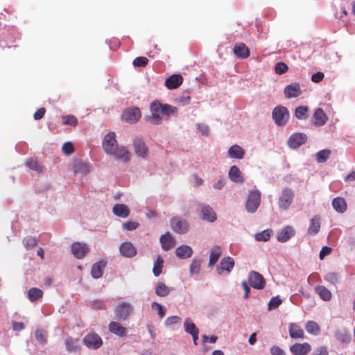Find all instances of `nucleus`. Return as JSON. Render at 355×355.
Here are the masks:
<instances>
[{
  "mask_svg": "<svg viewBox=\"0 0 355 355\" xmlns=\"http://www.w3.org/2000/svg\"><path fill=\"white\" fill-rule=\"evenodd\" d=\"M314 125L316 126H322L324 125L327 121H328V116L326 113L321 108H318L314 114Z\"/></svg>",
  "mask_w": 355,
  "mask_h": 355,
  "instance_id": "b1692460",
  "label": "nucleus"
},
{
  "mask_svg": "<svg viewBox=\"0 0 355 355\" xmlns=\"http://www.w3.org/2000/svg\"><path fill=\"white\" fill-rule=\"evenodd\" d=\"M311 347L309 344L295 343L290 347V351L294 355H306L310 351Z\"/></svg>",
  "mask_w": 355,
  "mask_h": 355,
  "instance_id": "4be33fe9",
  "label": "nucleus"
},
{
  "mask_svg": "<svg viewBox=\"0 0 355 355\" xmlns=\"http://www.w3.org/2000/svg\"><path fill=\"white\" fill-rule=\"evenodd\" d=\"M288 66L282 62H277L275 64V71L277 74H283L288 71Z\"/></svg>",
  "mask_w": 355,
  "mask_h": 355,
  "instance_id": "49530a36",
  "label": "nucleus"
},
{
  "mask_svg": "<svg viewBox=\"0 0 355 355\" xmlns=\"http://www.w3.org/2000/svg\"><path fill=\"white\" fill-rule=\"evenodd\" d=\"M324 73L320 71H318L313 74H312V82L314 83H320L321 82L324 78Z\"/></svg>",
  "mask_w": 355,
  "mask_h": 355,
  "instance_id": "bf43d9fd",
  "label": "nucleus"
},
{
  "mask_svg": "<svg viewBox=\"0 0 355 355\" xmlns=\"http://www.w3.org/2000/svg\"><path fill=\"white\" fill-rule=\"evenodd\" d=\"M294 191L290 188L283 189L278 199V207L280 209L286 211L292 205L294 199Z\"/></svg>",
  "mask_w": 355,
  "mask_h": 355,
  "instance_id": "20e7f679",
  "label": "nucleus"
},
{
  "mask_svg": "<svg viewBox=\"0 0 355 355\" xmlns=\"http://www.w3.org/2000/svg\"><path fill=\"white\" fill-rule=\"evenodd\" d=\"M133 311V307L130 303L121 302L114 309L116 317L119 320H125Z\"/></svg>",
  "mask_w": 355,
  "mask_h": 355,
  "instance_id": "39448f33",
  "label": "nucleus"
},
{
  "mask_svg": "<svg viewBox=\"0 0 355 355\" xmlns=\"http://www.w3.org/2000/svg\"><path fill=\"white\" fill-rule=\"evenodd\" d=\"M67 349L69 351H77L78 349V340L72 338H67L65 340Z\"/></svg>",
  "mask_w": 355,
  "mask_h": 355,
  "instance_id": "a18cd8bd",
  "label": "nucleus"
},
{
  "mask_svg": "<svg viewBox=\"0 0 355 355\" xmlns=\"http://www.w3.org/2000/svg\"><path fill=\"white\" fill-rule=\"evenodd\" d=\"M62 151L66 155H71L74 152L73 144L71 142H66L62 146Z\"/></svg>",
  "mask_w": 355,
  "mask_h": 355,
  "instance_id": "864d4df0",
  "label": "nucleus"
},
{
  "mask_svg": "<svg viewBox=\"0 0 355 355\" xmlns=\"http://www.w3.org/2000/svg\"><path fill=\"white\" fill-rule=\"evenodd\" d=\"M150 114L144 116L146 121L153 124L159 125L164 119H168L170 116H177L178 110L176 107L168 104H163L158 101H154L150 105Z\"/></svg>",
  "mask_w": 355,
  "mask_h": 355,
  "instance_id": "f257e3e1",
  "label": "nucleus"
},
{
  "mask_svg": "<svg viewBox=\"0 0 355 355\" xmlns=\"http://www.w3.org/2000/svg\"><path fill=\"white\" fill-rule=\"evenodd\" d=\"M181 319L177 315L168 317L165 321L166 326H171L173 324L179 323Z\"/></svg>",
  "mask_w": 355,
  "mask_h": 355,
  "instance_id": "6e6d98bb",
  "label": "nucleus"
},
{
  "mask_svg": "<svg viewBox=\"0 0 355 355\" xmlns=\"http://www.w3.org/2000/svg\"><path fill=\"white\" fill-rule=\"evenodd\" d=\"M171 225L173 231L178 234H184L189 229V223L178 217H173L171 219Z\"/></svg>",
  "mask_w": 355,
  "mask_h": 355,
  "instance_id": "9d476101",
  "label": "nucleus"
},
{
  "mask_svg": "<svg viewBox=\"0 0 355 355\" xmlns=\"http://www.w3.org/2000/svg\"><path fill=\"white\" fill-rule=\"evenodd\" d=\"M315 291L324 301H329L332 297L331 291L323 286H316Z\"/></svg>",
  "mask_w": 355,
  "mask_h": 355,
  "instance_id": "c9c22d12",
  "label": "nucleus"
},
{
  "mask_svg": "<svg viewBox=\"0 0 355 355\" xmlns=\"http://www.w3.org/2000/svg\"><path fill=\"white\" fill-rule=\"evenodd\" d=\"M113 213L118 217L127 218L130 215V209L123 204H116L112 209Z\"/></svg>",
  "mask_w": 355,
  "mask_h": 355,
  "instance_id": "393cba45",
  "label": "nucleus"
},
{
  "mask_svg": "<svg viewBox=\"0 0 355 355\" xmlns=\"http://www.w3.org/2000/svg\"><path fill=\"white\" fill-rule=\"evenodd\" d=\"M308 137L302 132H296L291 135L287 141L288 146L293 149H296L304 144L307 141Z\"/></svg>",
  "mask_w": 355,
  "mask_h": 355,
  "instance_id": "6e6552de",
  "label": "nucleus"
},
{
  "mask_svg": "<svg viewBox=\"0 0 355 355\" xmlns=\"http://www.w3.org/2000/svg\"><path fill=\"white\" fill-rule=\"evenodd\" d=\"M164 266V259L160 256L157 257L154 262L153 272L155 277L159 276L162 272Z\"/></svg>",
  "mask_w": 355,
  "mask_h": 355,
  "instance_id": "58836bf2",
  "label": "nucleus"
},
{
  "mask_svg": "<svg viewBox=\"0 0 355 355\" xmlns=\"http://www.w3.org/2000/svg\"><path fill=\"white\" fill-rule=\"evenodd\" d=\"M184 331L191 334L193 340V343L197 345L198 340L199 330L192 320L187 318L184 322Z\"/></svg>",
  "mask_w": 355,
  "mask_h": 355,
  "instance_id": "4468645a",
  "label": "nucleus"
},
{
  "mask_svg": "<svg viewBox=\"0 0 355 355\" xmlns=\"http://www.w3.org/2000/svg\"><path fill=\"white\" fill-rule=\"evenodd\" d=\"M43 296V291L36 287H33L28 291L27 297L32 302H36Z\"/></svg>",
  "mask_w": 355,
  "mask_h": 355,
  "instance_id": "f704fd0d",
  "label": "nucleus"
},
{
  "mask_svg": "<svg viewBox=\"0 0 355 355\" xmlns=\"http://www.w3.org/2000/svg\"><path fill=\"white\" fill-rule=\"evenodd\" d=\"M133 146L135 152L138 156L145 157L148 155V149L141 139H135L133 143Z\"/></svg>",
  "mask_w": 355,
  "mask_h": 355,
  "instance_id": "5701e85b",
  "label": "nucleus"
},
{
  "mask_svg": "<svg viewBox=\"0 0 355 355\" xmlns=\"http://www.w3.org/2000/svg\"><path fill=\"white\" fill-rule=\"evenodd\" d=\"M336 337L338 340L343 343H349L351 340V335L345 329L337 331L336 332Z\"/></svg>",
  "mask_w": 355,
  "mask_h": 355,
  "instance_id": "e433bc0d",
  "label": "nucleus"
},
{
  "mask_svg": "<svg viewBox=\"0 0 355 355\" xmlns=\"http://www.w3.org/2000/svg\"><path fill=\"white\" fill-rule=\"evenodd\" d=\"M245 154V150L239 145H233L228 150V155L232 158L243 159Z\"/></svg>",
  "mask_w": 355,
  "mask_h": 355,
  "instance_id": "2f4dec72",
  "label": "nucleus"
},
{
  "mask_svg": "<svg viewBox=\"0 0 355 355\" xmlns=\"http://www.w3.org/2000/svg\"><path fill=\"white\" fill-rule=\"evenodd\" d=\"M141 116V111L137 107L128 108L125 110L121 114L122 119L130 123H136L139 120Z\"/></svg>",
  "mask_w": 355,
  "mask_h": 355,
  "instance_id": "0eeeda50",
  "label": "nucleus"
},
{
  "mask_svg": "<svg viewBox=\"0 0 355 355\" xmlns=\"http://www.w3.org/2000/svg\"><path fill=\"white\" fill-rule=\"evenodd\" d=\"M320 227V223L316 218H312V233L317 234Z\"/></svg>",
  "mask_w": 355,
  "mask_h": 355,
  "instance_id": "13d9d810",
  "label": "nucleus"
},
{
  "mask_svg": "<svg viewBox=\"0 0 355 355\" xmlns=\"http://www.w3.org/2000/svg\"><path fill=\"white\" fill-rule=\"evenodd\" d=\"M295 234V231L293 227L292 226L287 225L277 234V238L279 242L285 243L293 237Z\"/></svg>",
  "mask_w": 355,
  "mask_h": 355,
  "instance_id": "aec40b11",
  "label": "nucleus"
},
{
  "mask_svg": "<svg viewBox=\"0 0 355 355\" xmlns=\"http://www.w3.org/2000/svg\"><path fill=\"white\" fill-rule=\"evenodd\" d=\"M171 288L162 282H159L155 287V293L159 297H166L171 291Z\"/></svg>",
  "mask_w": 355,
  "mask_h": 355,
  "instance_id": "4c0bfd02",
  "label": "nucleus"
},
{
  "mask_svg": "<svg viewBox=\"0 0 355 355\" xmlns=\"http://www.w3.org/2000/svg\"><path fill=\"white\" fill-rule=\"evenodd\" d=\"M272 116L277 125L283 126L287 123L290 114L287 107L278 105L273 109Z\"/></svg>",
  "mask_w": 355,
  "mask_h": 355,
  "instance_id": "f03ea898",
  "label": "nucleus"
},
{
  "mask_svg": "<svg viewBox=\"0 0 355 355\" xmlns=\"http://www.w3.org/2000/svg\"><path fill=\"white\" fill-rule=\"evenodd\" d=\"M175 254L180 259H188L191 257L193 250L189 245H182L176 249Z\"/></svg>",
  "mask_w": 355,
  "mask_h": 355,
  "instance_id": "cd10ccee",
  "label": "nucleus"
},
{
  "mask_svg": "<svg viewBox=\"0 0 355 355\" xmlns=\"http://www.w3.org/2000/svg\"><path fill=\"white\" fill-rule=\"evenodd\" d=\"M272 230L270 229L265 230L261 232L255 234V239L258 241H268L271 236Z\"/></svg>",
  "mask_w": 355,
  "mask_h": 355,
  "instance_id": "37998d69",
  "label": "nucleus"
},
{
  "mask_svg": "<svg viewBox=\"0 0 355 355\" xmlns=\"http://www.w3.org/2000/svg\"><path fill=\"white\" fill-rule=\"evenodd\" d=\"M103 148L107 154L110 155L118 147L115 133L113 132L107 134L102 143Z\"/></svg>",
  "mask_w": 355,
  "mask_h": 355,
  "instance_id": "423d86ee",
  "label": "nucleus"
},
{
  "mask_svg": "<svg viewBox=\"0 0 355 355\" xmlns=\"http://www.w3.org/2000/svg\"><path fill=\"white\" fill-rule=\"evenodd\" d=\"M160 243L162 244V247L164 250H168L173 247L175 246V241L174 239L171 236L169 233H166L164 235H162L160 237Z\"/></svg>",
  "mask_w": 355,
  "mask_h": 355,
  "instance_id": "c85d7f7f",
  "label": "nucleus"
},
{
  "mask_svg": "<svg viewBox=\"0 0 355 355\" xmlns=\"http://www.w3.org/2000/svg\"><path fill=\"white\" fill-rule=\"evenodd\" d=\"M108 329L111 333H112L119 337L125 336L127 334L126 328L124 327L122 324H121L118 322H115V321L110 322L108 325Z\"/></svg>",
  "mask_w": 355,
  "mask_h": 355,
  "instance_id": "412c9836",
  "label": "nucleus"
},
{
  "mask_svg": "<svg viewBox=\"0 0 355 355\" xmlns=\"http://www.w3.org/2000/svg\"><path fill=\"white\" fill-rule=\"evenodd\" d=\"M248 282L252 288L259 290L263 288L266 283L263 277L256 271L250 272Z\"/></svg>",
  "mask_w": 355,
  "mask_h": 355,
  "instance_id": "9b49d317",
  "label": "nucleus"
},
{
  "mask_svg": "<svg viewBox=\"0 0 355 355\" xmlns=\"http://www.w3.org/2000/svg\"><path fill=\"white\" fill-rule=\"evenodd\" d=\"M228 176L230 179L234 182H242L243 181L241 172L236 166H231Z\"/></svg>",
  "mask_w": 355,
  "mask_h": 355,
  "instance_id": "473e14b6",
  "label": "nucleus"
},
{
  "mask_svg": "<svg viewBox=\"0 0 355 355\" xmlns=\"http://www.w3.org/2000/svg\"><path fill=\"white\" fill-rule=\"evenodd\" d=\"M235 55L240 59H245L250 56L249 48L243 42L235 44L233 48Z\"/></svg>",
  "mask_w": 355,
  "mask_h": 355,
  "instance_id": "a211bd4d",
  "label": "nucleus"
},
{
  "mask_svg": "<svg viewBox=\"0 0 355 355\" xmlns=\"http://www.w3.org/2000/svg\"><path fill=\"white\" fill-rule=\"evenodd\" d=\"M282 302L279 296L272 297L268 303V309L270 310L277 308Z\"/></svg>",
  "mask_w": 355,
  "mask_h": 355,
  "instance_id": "de8ad7c7",
  "label": "nucleus"
},
{
  "mask_svg": "<svg viewBox=\"0 0 355 355\" xmlns=\"http://www.w3.org/2000/svg\"><path fill=\"white\" fill-rule=\"evenodd\" d=\"M183 78L180 74H173L165 80V86L169 89L178 88L182 84Z\"/></svg>",
  "mask_w": 355,
  "mask_h": 355,
  "instance_id": "6ab92c4d",
  "label": "nucleus"
},
{
  "mask_svg": "<svg viewBox=\"0 0 355 355\" xmlns=\"http://www.w3.org/2000/svg\"><path fill=\"white\" fill-rule=\"evenodd\" d=\"M241 285H242V286H243V288L244 289V291H245L244 298L245 299H248V297H249V293H250V288L248 286L247 282H245V281L242 282Z\"/></svg>",
  "mask_w": 355,
  "mask_h": 355,
  "instance_id": "69168bd1",
  "label": "nucleus"
},
{
  "mask_svg": "<svg viewBox=\"0 0 355 355\" xmlns=\"http://www.w3.org/2000/svg\"><path fill=\"white\" fill-rule=\"evenodd\" d=\"M312 355H328L327 348L326 347H320L316 349Z\"/></svg>",
  "mask_w": 355,
  "mask_h": 355,
  "instance_id": "e2e57ef3",
  "label": "nucleus"
},
{
  "mask_svg": "<svg viewBox=\"0 0 355 355\" xmlns=\"http://www.w3.org/2000/svg\"><path fill=\"white\" fill-rule=\"evenodd\" d=\"M93 306L95 309H105V304L104 302L96 300L94 302Z\"/></svg>",
  "mask_w": 355,
  "mask_h": 355,
  "instance_id": "338daca9",
  "label": "nucleus"
},
{
  "mask_svg": "<svg viewBox=\"0 0 355 355\" xmlns=\"http://www.w3.org/2000/svg\"><path fill=\"white\" fill-rule=\"evenodd\" d=\"M84 344L88 347L94 349H98L103 345L101 338L95 333L88 334L83 338Z\"/></svg>",
  "mask_w": 355,
  "mask_h": 355,
  "instance_id": "1a4fd4ad",
  "label": "nucleus"
},
{
  "mask_svg": "<svg viewBox=\"0 0 355 355\" xmlns=\"http://www.w3.org/2000/svg\"><path fill=\"white\" fill-rule=\"evenodd\" d=\"M89 252L85 243L75 242L71 245V252L77 259H83Z\"/></svg>",
  "mask_w": 355,
  "mask_h": 355,
  "instance_id": "2eb2a0df",
  "label": "nucleus"
},
{
  "mask_svg": "<svg viewBox=\"0 0 355 355\" xmlns=\"http://www.w3.org/2000/svg\"><path fill=\"white\" fill-rule=\"evenodd\" d=\"M63 123L65 125H70L72 126H75L77 125L78 120L73 115H67L63 116Z\"/></svg>",
  "mask_w": 355,
  "mask_h": 355,
  "instance_id": "09e8293b",
  "label": "nucleus"
},
{
  "mask_svg": "<svg viewBox=\"0 0 355 355\" xmlns=\"http://www.w3.org/2000/svg\"><path fill=\"white\" fill-rule=\"evenodd\" d=\"M198 211L200 212V218L208 222H214L216 220V214L213 209L209 205L200 204L198 207Z\"/></svg>",
  "mask_w": 355,
  "mask_h": 355,
  "instance_id": "f8f14e48",
  "label": "nucleus"
},
{
  "mask_svg": "<svg viewBox=\"0 0 355 355\" xmlns=\"http://www.w3.org/2000/svg\"><path fill=\"white\" fill-rule=\"evenodd\" d=\"M289 335L293 339L302 338L304 331L297 323H291L288 328Z\"/></svg>",
  "mask_w": 355,
  "mask_h": 355,
  "instance_id": "a878e982",
  "label": "nucleus"
},
{
  "mask_svg": "<svg viewBox=\"0 0 355 355\" xmlns=\"http://www.w3.org/2000/svg\"><path fill=\"white\" fill-rule=\"evenodd\" d=\"M309 108L306 106H300L295 109V117L300 120L305 119L308 117Z\"/></svg>",
  "mask_w": 355,
  "mask_h": 355,
  "instance_id": "79ce46f5",
  "label": "nucleus"
},
{
  "mask_svg": "<svg viewBox=\"0 0 355 355\" xmlns=\"http://www.w3.org/2000/svg\"><path fill=\"white\" fill-rule=\"evenodd\" d=\"M272 355H285L284 351L278 346H273L270 349Z\"/></svg>",
  "mask_w": 355,
  "mask_h": 355,
  "instance_id": "680f3d73",
  "label": "nucleus"
},
{
  "mask_svg": "<svg viewBox=\"0 0 355 355\" xmlns=\"http://www.w3.org/2000/svg\"><path fill=\"white\" fill-rule=\"evenodd\" d=\"M222 254L221 248L219 246H214L210 250L209 266H214Z\"/></svg>",
  "mask_w": 355,
  "mask_h": 355,
  "instance_id": "72a5a7b5",
  "label": "nucleus"
},
{
  "mask_svg": "<svg viewBox=\"0 0 355 355\" xmlns=\"http://www.w3.org/2000/svg\"><path fill=\"white\" fill-rule=\"evenodd\" d=\"M12 329L15 331H21L24 329V324L23 322H12Z\"/></svg>",
  "mask_w": 355,
  "mask_h": 355,
  "instance_id": "0e129e2a",
  "label": "nucleus"
},
{
  "mask_svg": "<svg viewBox=\"0 0 355 355\" xmlns=\"http://www.w3.org/2000/svg\"><path fill=\"white\" fill-rule=\"evenodd\" d=\"M334 209L338 213L343 214L347 210V202L343 198L337 197L332 200Z\"/></svg>",
  "mask_w": 355,
  "mask_h": 355,
  "instance_id": "c756f323",
  "label": "nucleus"
},
{
  "mask_svg": "<svg viewBox=\"0 0 355 355\" xmlns=\"http://www.w3.org/2000/svg\"><path fill=\"white\" fill-rule=\"evenodd\" d=\"M26 166L38 173H41L43 171V166L37 162V160L33 158H30L26 160Z\"/></svg>",
  "mask_w": 355,
  "mask_h": 355,
  "instance_id": "ea45409f",
  "label": "nucleus"
},
{
  "mask_svg": "<svg viewBox=\"0 0 355 355\" xmlns=\"http://www.w3.org/2000/svg\"><path fill=\"white\" fill-rule=\"evenodd\" d=\"M105 265H106V263L103 261H98V262L95 263L92 268V270H91L92 276L94 279H98V278L101 277L103 275V271L105 267Z\"/></svg>",
  "mask_w": 355,
  "mask_h": 355,
  "instance_id": "7c9ffc66",
  "label": "nucleus"
},
{
  "mask_svg": "<svg viewBox=\"0 0 355 355\" xmlns=\"http://www.w3.org/2000/svg\"><path fill=\"white\" fill-rule=\"evenodd\" d=\"M36 339L40 343H45L46 335L42 329H37L35 332Z\"/></svg>",
  "mask_w": 355,
  "mask_h": 355,
  "instance_id": "4d7b16f0",
  "label": "nucleus"
},
{
  "mask_svg": "<svg viewBox=\"0 0 355 355\" xmlns=\"http://www.w3.org/2000/svg\"><path fill=\"white\" fill-rule=\"evenodd\" d=\"M261 203V193L258 190L250 191L245 202V209L248 213H254Z\"/></svg>",
  "mask_w": 355,
  "mask_h": 355,
  "instance_id": "7ed1b4c3",
  "label": "nucleus"
},
{
  "mask_svg": "<svg viewBox=\"0 0 355 355\" xmlns=\"http://www.w3.org/2000/svg\"><path fill=\"white\" fill-rule=\"evenodd\" d=\"M119 251L123 257L131 258L137 254V250L130 242H124L121 244Z\"/></svg>",
  "mask_w": 355,
  "mask_h": 355,
  "instance_id": "f3484780",
  "label": "nucleus"
},
{
  "mask_svg": "<svg viewBox=\"0 0 355 355\" xmlns=\"http://www.w3.org/2000/svg\"><path fill=\"white\" fill-rule=\"evenodd\" d=\"M332 252V248L329 246H324L322 248L320 254L319 258L320 260H323L324 257L327 255H329Z\"/></svg>",
  "mask_w": 355,
  "mask_h": 355,
  "instance_id": "5fc2aeb1",
  "label": "nucleus"
},
{
  "mask_svg": "<svg viewBox=\"0 0 355 355\" xmlns=\"http://www.w3.org/2000/svg\"><path fill=\"white\" fill-rule=\"evenodd\" d=\"M331 153L330 150H322L315 154V159L318 163H324L329 158Z\"/></svg>",
  "mask_w": 355,
  "mask_h": 355,
  "instance_id": "a19ab883",
  "label": "nucleus"
},
{
  "mask_svg": "<svg viewBox=\"0 0 355 355\" xmlns=\"http://www.w3.org/2000/svg\"><path fill=\"white\" fill-rule=\"evenodd\" d=\"M234 266V261L230 257L223 258L220 264L217 266V271L219 275L230 273Z\"/></svg>",
  "mask_w": 355,
  "mask_h": 355,
  "instance_id": "ddd939ff",
  "label": "nucleus"
},
{
  "mask_svg": "<svg viewBox=\"0 0 355 355\" xmlns=\"http://www.w3.org/2000/svg\"><path fill=\"white\" fill-rule=\"evenodd\" d=\"M46 113V109L44 107H41L38 109L34 114V119L40 120L42 119Z\"/></svg>",
  "mask_w": 355,
  "mask_h": 355,
  "instance_id": "052dcab7",
  "label": "nucleus"
},
{
  "mask_svg": "<svg viewBox=\"0 0 355 355\" xmlns=\"http://www.w3.org/2000/svg\"><path fill=\"white\" fill-rule=\"evenodd\" d=\"M151 307L153 310H156L157 311V314L161 318H163L166 315V311L162 308V305L155 302H153L151 304Z\"/></svg>",
  "mask_w": 355,
  "mask_h": 355,
  "instance_id": "3c124183",
  "label": "nucleus"
},
{
  "mask_svg": "<svg viewBox=\"0 0 355 355\" xmlns=\"http://www.w3.org/2000/svg\"><path fill=\"white\" fill-rule=\"evenodd\" d=\"M139 225V223L136 221H128L127 223H123V227L124 230L131 231L136 230Z\"/></svg>",
  "mask_w": 355,
  "mask_h": 355,
  "instance_id": "603ef678",
  "label": "nucleus"
},
{
  "mask_svg": "<svg viewBox=\"0 0 355 355\" xmlns=\"http://www.w3.org/2000/svg\"><path fill=\"white\" fill-rule=\"evenodd\" d=\"M110 155H114L116 159H121L123 162H128L130 159V154L129 151L125 148H116Z\"/></svg>",
  "mask_w": 355,
  "mask_h": 355,
  "instance_id": "bb28decb",
  "label": "nucleus"
},
{
  "mask_svg": "<svg viewBox=\"0 0 355 355\" xmlns=\"http://www.w3.org/2000/svg\"><path fill=\"white\" fill-rule=\"evenodd\" d=\"M201 260L193 259L190 265L189 272L191 274H198L201 268Z\"/></svg>",
  "mask_w": 355,
  "mask_h": 355,
  "instance_id": "c03bdc74",
  "label": "nucleus"
},
{
  "mask_svg": "<svg viewBox=\"0 0 355 355\" xmlns=\"http://www.w3.org/2000/svg\"><path fill=\"white\" fill-rule=\"evenodd\" d=\"M148 62V60L146 57H137L133 60V64L135 67H146Z\"/></svg>",
  "mask_w": 355,
  "mask_h": 355,
  "instance_id": "8fccbe9b",
  "label": "nucleus"
},
{
  "mask_svg": "<svg viewBox=\"0 0 355 355\" xmlns=\"http://www.w3.org/2000/svg\"><path fill=\"white\" fill-rule=\"evenodd\" d=\"M286 98H296L301 95L302 92L299 83H292L286 86L284 90Z\"/></svg>",
  "mask_w": 355,
  "mask_h": 355,
  "instance_id": "dca6fc26",
  "label": "nucleus"
},
{
  "mask_svg": "<svg viewBox=\"0 0 355 355\" xmlns=\"http://www.w3.org/2000/svg\"><path fill=\"white\" fill-rule=\"evenodd\" d=\"M225 184V180L220 178L216 183L214 184V188L221 189Z\"/></svg>",
  "mask_w": 355,
  "mask_h": 355,
  "instance_id": "774afa93",
  "label": "nucleus"
}]
</instances>
